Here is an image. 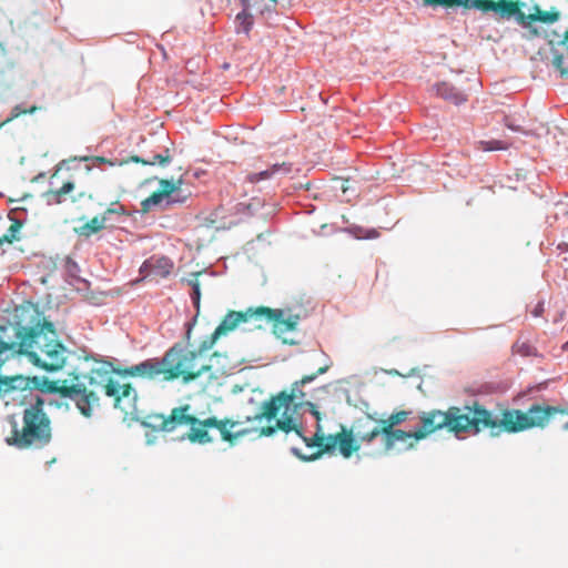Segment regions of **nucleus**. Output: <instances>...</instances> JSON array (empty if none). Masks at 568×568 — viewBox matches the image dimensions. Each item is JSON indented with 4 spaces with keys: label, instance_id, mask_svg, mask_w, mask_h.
<instances>
[{
    "label": "nucleus",
    "instance_id": "f257e3e1",
    "mask_svg": "<svg viewBox=\"0 0 568 568\" xmlns=\"http://www.w3.org/2000/svg\"><path fill=\"white\" fill-rule=\"evenodd\" d=\"M554 412L556 410L552 408L538 406L527 408V410L507 408L501 412L500 419H497L478 402L464 407L450 406L445 412L432 409L420 414L422 426L413 432L414 442H409L407 448H414L417 442L443 428L459 435L462 433L478 434L486 428L491 430L500 428L506 433L516 434L532 427H542ZM498 434L499 432H493V435Z\"/></svg>",
    "mask_w": 568,
    "mask_h": 568
},
{
    "label": "nucleus",
    "instance_id": "f03ea898",
    "mask_svg": "<svg viewBox=\"0 0 568 568\" xmlns=\"http://www.w3.org/2000/svg\"><path fill=\"white\" fill-rule=\"evenodd\" d=\"M71 385L58 387V392L72 399L82 415L91 416L94 406L99 405V392H104L113 398L114 407L125 414H130L138 398L136 390L131 384H120L111 376L108 365L102 362H93L88 368L77 367L70 374Z\"/></svg>",
    "mask_w": 568,
    "mask_h": 568
},
{
    "label": "nucleus",
    "instance_id": "7ed1b4c3",
    "mask_svg": "<svg viewBox=\"0 0 568 568\" xmlns=\"http://www.w3.org/2000/svg\"><path fill=\"white\" fill-rule=\"evenodd\" d=\"M14 353L28 356L36 366L49 372L59 371L67 359V348L58 339L51 322L41 320V312L32 302L23 303L18 310Z\"/></svg>",
    "mask_w": 568,
    "mask_h": 568
},
{
    "label": "nucleus",
    "instance_id": "20e7f679",
    "mask_svg": "<svg viewBox=\"0 0 568 568\" xmlns=\"http://www.w3.org/2000/svg\"><path fill=\"white\" fill-rule=\"evenodd\" d=\"M202 342L197 349H186L182 344H174L162 358H149L136 365L125 367L121 374L131 377H142L149 381L160 378L172 382L181 378L183 383H190L209 373L212 365L203 361L205 353Z\"/></svg>",
    "mask_w": 568,
    "mask_h": 568
},
{
    "label": "nucleus",
    "instance_id": "39448f33",
    "mask_svg": "<svg viewBox=\"0 0 568 568\" xmlns=\"http://www.w3.org/2000/svg\"><path fill=\"white\" fill-rule=\"evenodd\" d=\"M52 403L41 395H34L29 403L23 404L21 425L11 422V433L6 443L17 449H42L50 445L53 438L51 418L45 410Z\"/></svg>",
    "mask_w": 568,
    "mask_h": 568
},
{
    "label": "nucleus",
    "instance_id": "423d86ee",
    "mask_svg": "<svg viewBox=\"0 0 568 568\" xmlns=\"http://www.w3.org/2000/svg\"><path fill=\"white\" fill-rule=\"evenodd\" d=\"M191 406L189 404L174 407L168 417H164L161 423V429L164 432H173L179 426L189 425L190 430L186 434V438L191 443L209 444L213 442V438L209 434L210 428H216L221 438L224 442L233 444L239 437H242L250 433V429H243L239 432H231L237 425L246 423L244 420H234L232 418L219 419L215 416H211L205 419H199L189 412Z\"/></svg>",
    "mask_w": 568,
    "mask_h": 568
},
{
    "label": "nucleus",
    "instance_id": "0eeeda50",
    "mask_svg": "<svg viewBox=\"0 0 568 568\" xmlns=\"http://www.w3.org/2000/svg\"><path fill=\"white\" fill-rule=\"evenodd\" d=\"M256 321L266 322L272 325L273 333L277 337L292 332L300 322V315H290L285 317V312L281 308H271L267 306L248 307L245 311H230L223 317L214 332L202 341V349H212L221 336L226 335L236 328L240 323Z\"/></svg>",
    "mask_w": 568,
    "mask_h": 568
},
{
    "label": "nucleus",
    "instance_id": "6e6552de",
    "mask_svg": "<svg viewBox=\"0 0 568 568\" xmlns=\"http://www.w3.org/2000/svg\"><path fill=\"white\" fill-rule=\"evenodd\" d=\"M304 443L308 448L317 447V450L312 455H304L298 448H292V453L305 462L315 460L326 453H333L336 448H338L339 454L344 458H349L361 449V444L354 434V429H348L343 425L338 433L327 436L324 434L322 426L318 425L313 437L304 438Z\"/></svg>",
    "mask_w": 568,
    "mask_h": 568
},
{
    "label": "nucleus",
    "instance_id": "1a4fd4ad",
    "mask_svg": "<svg viewBox=\"0 0 568 568\" xmlns=\"http://www.w3.org/2000/svg\"><path fill=\"white\" fill-rule=\"evenodd\" d=\"M328 368L329 365L325 364L316 373L304 375L300 381L292 384L290 392L282 390L268 400L263 402L261 412L253 416H246L245 422H261L263 418L272 420L277 417L282 408L290 409L292 405L297 406L306 396L301 387L312 383L318 375L326 373Z\"/></svg>",
    "mask_w": 568,
    "mask_h": 568
},
{
    "label": "nucleus",
    "instance_id": "9d476101",
    "mask_svg": "<svg viewBox=\"0 0 568 568\" xmlns=\"http://www.w3.org/2000/svg\"><path fill=\"white\" fill-rule=\"evenodd\" d=\"M497 2H510L513 6L509 10L500 9L495 6L490 11L496 12L501 18H511L515 17L517 22L524 28H530L531 22H542L547 24L555 23L560 18V12L556 8H551L549 11H542L538 6L535 7V11L530 14H525L519 7L518 1L514 0H498Z\"/></svg>",
    "mask_w": 568,
    "mask_h": 568
},
{
    "label": "nucleus",
    "instance_id": "9b49d317",
    "mask_svg": "<svg viewBox=\"0 0 568 568\" xmlns=\"http://www.w3.org/2000/svg\"><path fill=\"white\" fill-rule=\"evenodd\" d=\"M77 184L73 180H68L62 183L58 189H50L45 191L42 196L48 205H60L68 200L80 207L83 201H93L94 195L91 192L79 191L75 193Z\"/></svg>",
    "mask_w": 568,
    "mask_h": 568
},
{
    "label": "nucleus",
    "instance_id": "f8f14e48",
    "mask_svg": "<svg viewBox=\"0 0 568 568\" xmlns=\"http://www.w3.org/2000/svg\"><path fill=\"white\" fill-rule=\"evenodd\" d=\"M409 412L399 410L390 414L386 419H379V424L384 426V449L389 452L395 447L397 442L407 444L414 442L413 432H406L395 428L397 425L404 423L408 418Z\"/></svg>",
    "mask_w": 568,
    "mask_h": 568
},
{
    "label": "nucleus",
    "instance_id": "ddd939ff",
    "mask_svg": "<svg viewBox=\"0 0 568 568\" xmlns=\"http://www.w3.org/2000/svg\"><path fill=\"white\" fill-rule=\"evenodd\" d=\"M125 212V207L122 204L112 202L111 206L106 207L102 214L95 215L84 224L74 227V233L80 237L89 239L106 227L110 215H124Z\"/></svg>",
    "mask_w": 568,
    "mask_h": 568
},
{
    "label": "nucleus",
    "instance_id": "4468645a",
    "mask_svg": "<svg viewBox=\"0 0 568 568\" xmlns=\"http://www.w3.org/2000/svg\"><path fill=\"white\" fill-rule=\"evenodd\" d=\"M174 268L173 262L165 256H152L146 260L141 266V272L144 273L145 278L151 281H159L170 276Z\"/></svg>",
    "mask_w": 568,
    "mask_h": 568
},
{
    "label": "nucleus",
    "instance_id": "2eb2a0df",
    "mask_svg": "<svg viewBox=\"0 0 568 568\" xmlns=\"http://www.w3.org/2000/svg\"><path fill=\"white\" fill-rule=\"evenodd\" d=\"M7 388L8 393L16 390V389H31V388H38L40 390H47L49 393L58 392V387L55 385V382L51 381H43V384L40 385L38 377H24L22 375H13V376H7Z\"/></svg>",
    "mask_w": 568,
    "mask_h": 568
},
{
    "label": "nucleus",
    "instance_id": "dca6fc26",
    "mask_svg": "<svg viewBox=\"0 0 568 568\" xmlns=\"http://www.w3.org/2000/svg\"><path fill=\"white\" fill-rule=\"evenodd\" d=\"M372 417L365 419H358L353 429H355V436L357 440L365 444L373 443L378 436L384 439V426H371Z\"/></svg>",
    "mask_w": 568,
    "mask_h": 568
},
{
    "label": "nucleus",
    "instance_id": "f3484780",
    "mask_svg": "<svg viewBox=\"0 0 568 568\" xmlns=\"http://www.w3.org/2000/svg\"><path fill=\"white\" fill-rule=\"evenodd\" d=\"M292 171V164L287 162L276 163L265 170L258 172L247 173L245 180L248 183L255 184L261 181L273 179L277 175H286Z\"/></svg>",
    "mask_w": 568,
    "mask_h": 568
},
{
    "label": "nucleus",
    "instance_id": "a211bd4d",
    "mask_svg": "<svg viewBox=\"0 0 568 568\" xmlns=\"http://www.w3.org/2000/svg\"><path fill=\"white\" fill-rule=\"evenodd\" d=\"M436 94L454 104H460L466 101V95L447 82L435 85Z\"/></svg>",
    "mask_w": 568,
    "mask_h": 568
},
{
    "label": "nucleus",
    "instance_id": "6ab92c4d",
    "mask_svg": "<svg viewBox=\"0 0 568 568\" xmlns=\"http://www.w3.org/2000/svg\"><path fill=\"white\" fill-rule=\"evenodd\" d=\"M290 409L282 408V418L276 420V427L285 433L295 432L303 440L306 438L303 435L302 426L298 425L294 418L288 415Z\"/></svg>",
    "mask_w": 568,
    "mask_h": 568
},
{
    "label": "nucleus",
    "instance_id": "aec40b11",
    "mask_svg": "<svg viewBox=\"0 0 568 568\" xmlns=\"http://www.w3.org/2000/svg\"><path fill=\"white\" fill-rule=\"evenodd\" d=\"M202 275V272H195L190 275L187 278H183L182 282H185L192 288L191 298L194 304V307L199 312L200 310V301H201V283L199 277Z\"/></svg>",
    "mask_w": 568,
    "mask_h": 568
},
{
    "label": "nucleus",
    "instance_id": "412c9836",
    "mask_svg": "<svg viewBox=\"0 0 568 568\" xmlns=\"http://www.w3.org/2000/svg\"><path fill=\"white\" fill-rule=\"evenodd\" d=\"M12 68V63L0 43V85L7 84L8 82V74Z\"/></svg>",
    "mask_w": 568,
    "mask_h": 568
},
{
    "label": "nucleus",
    "instance_id": "4be33fe9",
    "mask_svg": "<svg viewBox=\"0 0 568 568\" xmlns=\"http://www.w3.org/2000/svg\"><path fill=\"white\" fill-rule=\"evenodd\" d=\"M21 227H22V222L21 221L12 220V223L9 226L7 233L3 234L2 236H0V246L3 243L12 244L14 241H18L19 240V235L18 234H19Z\"/></svg>",
    "mask_w": 568,
    "mask_h": 568
},
{
    "label": "nucleus",
    "instance_id": "5701e85b",
    "mask_svg": "<svg viewBox=\"0 0 568 568\" xmlns=\"http://www.w3.org/2000/svg\"><path fill=\"white\" fill-rule=\"evenodd\" d=\"M182 182L179 180L178 182H173L170 180H161L160 189L158 190L166 200L168 197H173L179 194V186Z\"/></svg>",
    "mask_w": 568,
    "mask_h": 568
},
{
    "label": "nucleus",
    "instance_id": "b1692460",
    "mask_svg": "<svg viewBox=\"0 0 568 568\" xmlns=\"http://www.w3.org/2000/svg\"><path fill=\"white\" fill-rule=\"evenodd\" d=\"M235 22L237 32L242 31L247 33L253 26V17L250 12L243 10L236 14Z\"/></svg>",
    "mask_w": 568,
    "mask_h": 568
},
{
    "label": "nucleus",
    "instance_id": "393cba45",
    "mask_svg": "<svg viewBox=\"0 0 568 568\" xmlns=\"http://www.w3.org/2000/svg\"><path fill=\"white\" fill-rule=\"evenodd\" d=\"M162 204H165V199L159 191H155L141 202V211L143 213H148L152 210V207Z\"/></svg>",
    "mask_w": 568,
    "mask_h": 568
},
{
    "label": "nucleus",
    "instance_id": "a878e982",
    "mask_svg": "<svg viewBox=\"0 0 568 568\" xmlns=\"http://www.w3.org/2000/svg\"><path fill=\"white\" fill-rule=\"evenodd\" d=\"M38 110V106L37 105H32L30 106L29 109H26V108H22V105H16L12 110H11V114L9 118H7L4 121L1 122V125H6L8 124L9 122H11L12 120L19 118L20 115L22 114H32L34 113L36 111Z\"/></svg>",
    "mask_w": 568,
    "mask_h": 568
},
{
    "label": "nucleus",
    "instance_id": "bb28decb",
    "mask_svg": "<svg viewBox=\"0 0 568 568\" xmlns=\"http://www.w3.org/2000/svg\"><path fill=\"white\" fill-rule=\"evenodd\" d=\"M7 327L0 325V355L6 352H14L17 348L16 342L13 339H4Z\"/></svg>",
    "mask_w": 568,
    "mask_h": 568
},
{
    "label": "nucleus",
    "instance_id": "cd10ccee",
    "mask_svg": "<svg viewBox=\"0 0 568 568\" xmlns=\"http://www.w3.org/2000/svg\"><path fill=\"white\" fill-rule=\"evenodd\" d=\"M534 406L544 407V408H552L556 410L552 414H550V416L547 420V424L545 426L540 427L541 429L546 428L550 424L551 419H554L557 415H568V406L561 407V406H551V405H547V404L535 403V404L530 405L528 408H531Z\"/></svg>",
    "mask_w": 568,
    "mask_h": 568
},
{
    "label": "nucleus",
    "instance_id": "c85d7f7f",
    "mask_svg": "<svg viewBox=\"0 0 568 568\" xmlns=\"http://www.w3.org/2000/svg\"><path fill=\"white\" fill-rule=\"evenodd\" d=\"M479 145L483 151L506 150L508 148V144L501 140L480 141Z\"/></svg>",
    "mask_w": 568,
    "mask_h": 568
},
{
    "label": "nucleus",
    "instance_id": "c756f323",
    "mask_svg": "<svg viewBox=\"0 0 568 568\" xmlns=\"http://www.w3.org/2000/svg\"><path fill=\"white\" fill-rule=\"evenodd\" d=\"M171 162V155L169 149H165L163 154H155L151 160H148V165L160 164L162 166Z\"/></svg>",
    "mask_w": 568,
    "mask_h": 568
},
{
    "label": "nucleus",
    "instance_id": "7c9ffc66",
    "mask_svg": "<svg viewBox=\"0 0 568 568\" xmlns=\"http://www.w3.org/2000/svg\"><path fill=\"white\" fill-rule=\"evenodd\" d=\"M190 196V193H183L181 190V185L179 186V194H176L173 197H168L165 200L164 209H168L172 204H182L186 201V199Z\"/></svg>",
    "mask_w": 568,
    "mask_h": 568
},
{
    "label": "nucleus",
    "instance_id": "2f4dec72",
    "mask_svg": "<svg viewBox=\"0 0 568 568\" xmlns=\"http://www.w3.org/2000/svg\"><path fill=\"white\" fill-rule=\"evenodd\" d=\"M552 65L560 72L561 77H568V68L564 67V57L562 54H556L552 59Z\"/></svg>",
    "mask_w": 568,
    "mask_h": 568
},
{
    "label": "nucleus",
    "instance_id": "473e14b6",
    "mask_svg": "<svg viewBox=\"0 0 568 568\" xmlns=\"http://www.w3.org/2000/svg\"><path fill=\"white\" fill-rule=\"evenodd\" d=\"M278 428L275 426H266L260 429V436H272Z\"/></svg>",
    "mask_w": 568,
    "mask_h": 568
},
{
    "label": "nucleus",
    "instance_id": "72a5a7b5",
    "mask_svg": "<svg viewBox=\"0 0 568 568\" xmlns=\"http://www.w3.org/2000/svg\"><path fill=\"white\" fill-rule=\"evenodd\" d=\"M91 160L99 164H109L111 166L115 165V162L103 156H93L91 158Z\"/></svg>",
    "mask_w": 568,
    "mask_h": 568
},
{
    "label": "nucleus",
    "instance_id": "f704fd0d",
    "mask_svg": "<svg viewBox=\"0 0 568 568\" xmlns=\"http://www.w3.org/2000/svg\"><path fill=\"white\" fill-rule=\"evenodd\" d=\"M6 394H8L7 376H1L0 375V396L1 395H6Z\"/></svg>",
    "mask_w": 568,
    "mask_h": 568
},
{
    "label": "nucleus",
    "instance_id": "c9c22d12",
    "mask_svg": "<svg viewBox=\"0 0 568 568\" xmlns=\"http://www.w3.org/2000/svg\"><path fill=\"white\" fill-rule=\"evenodd\" d=\"M544 313V303L539 302L535 308L531 311V314L535 316V317H538L540 316L541 314Z\"/></svg>",
    "mask_w": 568,
    "mask_h": 568
},
{
    "label": "nucleus",
    "instance_id": "e433bc0d",
    "mask_svg": "<svg viewBox=\"0 0 568 568\" xmlns=\"http://www.w3.org/2000/svg\"><path fill=\"white\" fill-rule=\"evenodd\" d=\"M312 406V414L314 415V417L316 418V422H317V427L316 429L318 428V425L321 426L320 422H321V413L315 408V406L313 404H311Z\"/></svg>",
    "mask_w": 568,
    "mask_h": 568
},
{
    "label": "nucleus",
    "instance_id": "4c0bfd02",
    "mask_svg": "<svg viewBox=\"0 0 568 568\" xmlns=\"http://www.w3.org/2000/svg\"><path fill=\"white\" fill-rule=\"evenodd\" d=\"M131 161H132V162H135V163H141V164H143V165H148V160L142 159V158H140V156H138V155H133V156H131Z\"/></svg>",
    "mask_w": 568,
    "mask_h": 568
},
{
    "label": "nucleus",
    "instance_id": "58836bf2",
    "mask_svg": "<svg viewBox=\"0 0 568 568\" xmlns=\"http://www.w3.org/2000/svg\"><path fill=\"white\" fill-rule=\"evenodd\" d=\"M423 3L427 7H439L440 2L436 0H423Z\"/></svg>",
    "mask_w": 568,
    "mask_h": 568
},
{
    "label": "nucleus",
    "instance_id": "ea45409f",
    "mask_svg": "<svg viewBox=\"0 0 568 568\" xmlns=\"http://www.w3.org/2000/svg\"><path fill=\"white\" fill-rule=\"evenodd\" d=\"M559 44L566 45L568 49V30L564 32V38L558 41Z\"/></svg>",
    "mask_w": 568,
    "mask_h": 568
},
{
    "label": "nucleus",
    "instance_id": "a19ab883",
    "mask_svg": "<svg viewBox=\"0 0 568 568\" xmlns=\"http://www.w3.org/2000/svg\"><path fill=\"white\" fill-rule=\"evenodd\" d=\"M506 125L510 129V130H514V131H520L519 126H515V124H510L506 121Z\"/></svg>",
    "mask_w": 568,
    "mask_h": 568
},
{
    "label": "nucleus",
    "instance_id": "79ce46f5",
    "mask_svg": "<svg viewBox=\"0 0 568 568\" xmlns=\"http://www.w3.org/2000/svg\"><path fill=\"white\" fill-rule=\"evenodd\" d=\"M530 29V33L534 36V37H538L539 36V31L536 29V28H529Z\"/></svg>",
    "mask_w": 568,
    "mask_h": 568
},
{
    "label": "nucleus",
    "instance_id": "37998d69",
    "mask_svg": "<svg viewBox=\"0 0 568 568\" xmlns=\"http://www.w3.org/2000/svg\"><path fill=\"white\" fill-rule=\"evenodd\" d=\"M191 325L189 324V329L186 332V339L189 341L190 339V336H191Z\"/></svg>",
    "mask_w": 568,
    "mask_h": 568
},
{
    "label": "nucleus",
    "instance_id": "c03bdc74",
    "mask_svg": "<svg viewBox=\"0 0 568 568\" xmlns=\"http://www.w3.org/2000/svg\"><path fill=\"white\" fill-rule=\"evenodd\" d=\"M564 351H568V341L562 345Z\"/></svg>",
    "mask_w": 568,
    "mask_h": 568
},
{
    "label": "nucleus",
    "instance_id": "a18cd8bd",
    "mask_svg": "<svg viewBox=\"0 0 568 568\" xmlns=\"http://www.w3.org/2000/svg\"><path fill=\"white\" fill-rule=\"evenodd\" d=\"M564 429L568 430V422L564 425Z\"/></svg>",
    "mask_w": 568,
    "mask_h": 568
},
{
    "label": "nucleus",
    "instance_id": "49530a36",
    "mask_svg": "<svg viewBox=\"0 0 568 568\" xmlns=\"http://www.w3.org/2000/svg\"><path fill=\"white\" fill-rule=\"evenodd\" d=\"M273 2H276L277 0H272Z\"/></svg>",
    "mask_w": 568,
    "mask_h": 568
}]
</instances>
